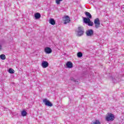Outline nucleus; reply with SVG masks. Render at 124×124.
I'll use <instances>...</instances> for the list:
<instances>
[{
  "mask_svg": "<svg viewBox=\"0 0 124 124\" xmlns=\"http://www.w3.org/2000/svg\"><path fill=\"white\" fill-rule=\"evenodd\" d=\"M115 119V115L112 113H108L106 117V120L107 122H112Z\"/></svg>",
  "mask_w": 124,
  "mask_h": 124,
  "instance_id": "f257e3e1",
  "label": "nucleus"
},
{
  "mask_svg": "<svg viewBox=\"0 0 124 124\" xmlns=\"http://www.w3.org/2000/svg\"><path fill=\"white\" fill-rule=\"evenodd\" d=\"M84 34V29L82 27H78V36H82Z\"/></svg>",
  "mask_w": 124,
  "mask_h": 124,
  "instance_id": "f03ea898",
  "label": "nucleus"
},
{
  "mask_svg": "<svg viewBox=\"0 0 124 124\" xmlns=\"http://www.w3.org/2000/svg\"><path fill=\"white\" fill-rule=\"evenodd\" d=\"M43 102L46 106H48V107H52V106H53V104H52V103L47 99H44L43 100Z\"/></svg>",
  "mask_w": 124,
  "mask_h": 124,
  "instance_id": "7ed1b4c3",
  "label": "nucleus"
},
{
  "mask_svg": "<svg viewBox=\"0 0 124 124\" xmlns=\"http://www.w3.org/2000/svg\"><path fill=\"white\" fill-rule=\"evenodd\" d=\"M94 24L96 29H98V28L100 27V21H99V19L98 18L95 19Z\"/></svg>",
  "mask_w": 124,
  "mask_h": 124,
  "instance_id": "20e7f679",
  "label": "nucleus"
},
{
  "mask_svg": "<svg viewBox=\"0 0 124 124\" xmlns=\"http://www.w3.org/2000/svg\"><path fill=\"white\" fill-rule=\"evenodd\" d=\"M87 36H93V30L90 29L88 30L86 32Z\"/></svg>",
  "mask_w": 124,
  "mask_h": 124,
  "instance_id": "39448f33",
  "label": "nucleus"
},
{
  "mask_svg": "<svg viewBox=\"0 0 124 124\" xmlns=\"http://www.w3.org/2000/svg\"><path fill=\"white\" fill-rule=\"evenodd\" d=\"M70 22V18L68 16H66L64 19V24L66 25V24Z\"/></svg>",
  "mask_w": 124,
  "mask_h": 124,
  "instance_id": "423d86ee",
  "label": "nucleus"
},
{
  "mask_svg": "<svg viewBox=\"0 0 124 124\" xmlns=\"http://www.w3.org/2000/svg\"><path fill=\"white\" fill-rule=\"evenodd\" d=\"M42 66L43 68H46L49 66V63L46 61H43L42 62Z\"/></svg>",
  "mask_w": 124,
  "mask_h": 124,
  "instance_id": "0eeeda50",
  "label": "nucleus"
},
{
  "mask_svg": "<svg viewBox=\"0 0 124 124\" xmlns=\"http://www.w3.org/2000/svg\"><path fill=\"white\" fill-rule=\"evenodd\" d=\"M45 52L46 54H51V53L52 52V50L51 48L46 47L45 48Z\"/></svg>",
  "mask_w": 124,
  "mask_h": 124,
  "instance_id": "6e6552de",
  "label": "nucleus"
},
{
  "mask_svg": "<svg viewBox=\"0 0 124 124\" xmlns=\"http://www.w3.org/2000/svg\"><path fill=\"white\" fill-rule=\"evenodd\" d=\"M66 66L67 68H72L73 67V64L71 62L69 61L66 63Z\"/></svg>",
  "mask_w": 124,
  "mask_h": 124,
  "instance_id": "1a4fd4ad",
  "label": "nucleus"
},
{
  "mask_svg": "<svg viewBox=\"0 0 124 124\" xmlns=\"http://www.w3.org/2000/svg\"><path fill=\"white\" fill-rule=\"evenodd\" d=\"M112 81H113V83H119V82L121 81V79H120L119 77L114 78H112Z\"/></svg>",
  "mask_w": 124,
  "mask_h": 124,
  "instance_id": "9d476101",
  "label": "nucleus"
},
{
  "mask_svg": "<svg viewBox=\"0 0 124 124\" xmlns=\"http://www.w3.org/2000/svg\"><path fill=\"white\" fill-rule=\"evenodd\" d=\"M82 18L83 19V22L85 23V24H88V23H90L91 19L85 17H82Z\"/></svg>",
  "mask_w": 124,
  "mask_h": 124,
  "instance_id": "9b49d317",
  "label": "nucleus"
},
{
  "mask_svg": "<svg viewBox=\"0 0 124 124\" xmlns=\"http://www.w3.org/2000/svg\"><path fill=\"white\" fill-rule=\"evenodd\" d=\"M34 17L36 20H38V19H40L41 17V15L39 13H36L34 14Z\"/></svg>",
  "mask_w": 124,
  "mask_h": 124,
  "instance_id": "f8f14e48",
  "label": "nucleus"
},
{
  "mask_svg": "<svg viewBox=\"0 0 124 124\" xmlns=\"http://www.w3.org/2000/svg\"><path fill=\"white\" fill-rule=\"evenodd\" d=\"M49 23L50 25H52V26H54V25H56V21H55V19L53 18H50L49 20Z\"/></svg>",
  "mask_w": 124,
  "mask_h": 124,
  "instance_id": "ddd939ff",
  "label": "nucleus"
},
{
  "mask_svg": "<svg viewBox=\"0 0 124 124\" xmlns=\"http://www.w3.org/2000/svg\"><path fill=\"white\" fill-rule=\"evenodd\" d=\"M85 14L86 17H87V18H89V19H92V15H91L90 13L88 12H85Z\"/></svg>",
  "mask_w": 124,
  "mask_h": 124,
  "instance_id": "4468645a",
  "label": "nucleus"
},
{
  "mask_svg": "<svg viewBox=\"0 0 124 124\" xmlns=\"http://www.w3.org/2000/svg\"><path fill=\"white\" fill-rule=\"evenodd\" d=\"M27 113L26 112V110H23L21 112V116H22V117H26V116H27Z\"/></svg>",
  "mask_w": 124,
  "mask_h": 124,
  "instance_id": "2eb2a0df",
  "label": "nucleus"
},
{
  "mask_svg": "<svg viewBox=\"0 0 124 124\" xmlns=\"http://www.w3.org/2000/svg\"><path fill=\"white\" fill-rule=\"evenodd\" d=\"M8 72L11 74H13L14 72H15V71H14V70H13L12 68H10L8 70Z\"/></svg>",
  "mask_w": 124,
  "mask_h": 124,
  "instance_id": "dca6fc26",
  "label": "nucleus"
},
{
  "mask_svg": "<svg viewBox=\"0 0 124 124\" xmlns=\"http://www.w3.org/2000/svg\"><path fill=\"white\" fill-rule=\"evenodd\" d=\"M77 56L78 58H82V57H83V53L81 52H79L78 53Z\"/></svg>",
  "mask_w": 124,
  "mask_h": 124,
  "instance_id": "f3484780",
  "label": "nucleus"
},
{
  "mask_svg": "<svg viewBox=\"0 0 124 124\" xmlns=\"http://www.w3.org/2000/svg\"><path fill=\"white\" fill-rule=\"evenodd\" d=\"M0 58L1 60H5L6 57H5V55L4 54H1L0 55Z\"/></svg>",
  "mask_w": 124,
  "mask_h": 124,
  "instance_id": "a211bd4d",
  "label": "nucleus"
},
{
  "mask_svg": "<svg viewBox=\"0 0 124 124\" xmlns=\"http://www.w3.org/2000/svg\"><path fill=\"white\" fill-rule=\"evenodd\" d=\"M87 24H88V25L90 27H93V22H92L91 20H90V21Z\"/></svg>",
  "mask_w": 124,
  "mask_h": 124,
  "instance_id": "6ab92c4d",
  "label": "nucleus"
},
{
  "mask_svg": "<svg viewBox=\"0 0 124 124\" xmlns=\"http://www.w3.org/2000/svg\"><path fill=\"white\" fill-rule=\"evenodd\" d=\"M93 124H100V122L98 120H95V122H93Z\"/></svg>",
  "mask_w": 124,
  "mask_h": 124,
  "instance_id": "aec40b11",
  "label": "nucleus"
},
{
  "mask_svg": "<svg viewBox=\"0 0 124 124\" xmlns=\"http://www.w3.org/2000/svg\"><path fill=\"white\" fill-rule=\"evenodd\" d=\"M61 1H62V0H56L57 4H61Z\"/></svg>",
  "mask_w": 124,
  "mask_h": 124,
  "instance_id": "412c9836",
  "label": "nucleus"
},
{
  "mask_svg": "<svg viewBox=\"0 0 124 124\" xmlns=\"http://www.w3.org/2000/svg\"><path fill=\"white\" fill-rule=\"evenodd\" d=\"M70 80L71 81H73L74 82H76V79H75V78H73V77H71L70 78Z\"/></svg>",
  "mask_w": 124,
  "mask_h": 124,
  "instance_id": "4be33fe9",
  "label": "nucleus"
},
{
  "mask_svg": "<svg viewBox=\"0 0 124 124\" xmlns=\"http://www.w3.org/2000/svg\"><path fill=\"white\" fill-rule=\"evenodd\" d=\"M4 109H5L4 110H6V111H7L8 110V108H4Z\"/></svg>",
  "mask_w": 124,
  "mask_h": 124,
  "instance_id": "5701e85b",
  "label": "nucleus"
},
{
  "mask_svg": "<svg viewBox=\"0 0 124 124\" xmlns=\"http://www.w3.org/2000/svg\"><path fill=\"white\" fill-rule=\"evenodd\" d=\"M1 47H2L1 45H0V49H1Z\"/></svg>",
  "mask_w": 124,
  "mask_h": 124,
  "instance_id": "b1692460",
  "label": "nucleus"
},
{
  "mask_svg": "<svg viewBox=\"0 0 124 124\" xmlns=\"http://www.w3.org/2000/svg\"><path fill=\"white\" fill-rule=\"evenodd\" d=\"M15 116H17V113H15Z\"/></svg>",
  "mask_w": 124,
  "mask_h": 124,
  "instance_id": "393cba45",
  "label": "nucleus"
}]
</instances>
